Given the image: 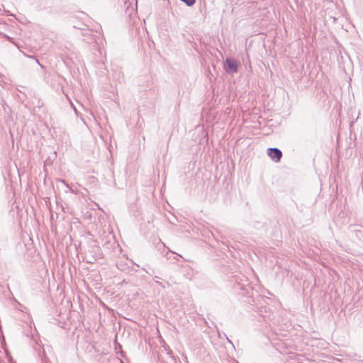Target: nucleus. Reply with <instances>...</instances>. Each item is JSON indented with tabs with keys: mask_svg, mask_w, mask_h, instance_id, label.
<instances>
[{
	"mask_svg": "<svg viewBox=\"0 0 363 363\" xmlns=\"http://www.w3.org/2000/svg\"><path fill=\"white\" fill-rule=\"evenodd\" d=\"M267 155L272 160H273L275 162H279L282 157L281 151L277 147L268 148Z\"/></svg>",
	"mask_w": 363,
	"mask_h": 363,
	"instance_id": "1",
	"label": "nucleus"
},
{
	"mask_svg": "<svg viewBox=\"0 0 363 363\" xmlns=\"http://www.w3.org/2000/svg\"><path fill=\"white\" fill-rule=\"evenodd\" d=\"M225 69L228 73H235L238 72V65L234 60L227 58L225 60Z\"/></svg>",
	"mask_w": 363,
	"mask_h": 363,
	"instance_id": "2",
	"label": "nucleus"
},
{
	"mask_svg": "<svg viewBox=\"0 0 363 363\" xmlns=\"http://www.w3.org/2000/svg\"><path fill=\"white\" fill-rule=\"evenodd\" d=\"M181 1H183L184 3H185L186 5L188 6H193L196 2V0H181Z\"/></svg>",
	"mask_w": 363,
	"mask_h": 363,
	"instance_id": "3",
	"label": "nucleus"
},
{
	"mask_svg": "<svg viewBox=\"0 0 363 363\" xmlns=\"http://www.w3.org/2000/svg\"><path fill=\"white\" fill-rule=\"evenodd\" d=\"M117 267L120 270H125V264H123L122 262H118L117 264Z\"/></svg>",
	"mask_w": 363,
	"mask_h": 363,
	"instance_id": "4",
	"label": "nucleus"
},
{
	"mask_svg": "<svg viewBox=\"0 0 363 363\" xmlns=\"http://www.w3.org/2000/svg\"><path fill=\"white\" fill-rule=\"evenodd\" d=\"M73 108H74V112H75L76 113H77V111L76 108H75V107H73Z\"/></svg>",
	"mask_w": 363,
	"mask_h": 363,
	"instance_id": "5",
	"label": "nucleus"
},
{
	"mask_svg": "<svg viewBox=\"0 0 363 363\" xmlns=\"http://www.w3.org/2000/svg\"><path fill=\"white\" fill-rule=\"evenodd\" d=\"M191 277L192 275H191L190 277H188L189 279H191Z\"/></svg>",
	"mask_w": 363,
	"mask_h": 363,
	"instance_id": "6",
	"label": "nucleus"
}]
</instances>
